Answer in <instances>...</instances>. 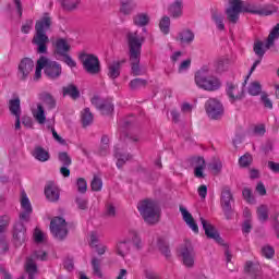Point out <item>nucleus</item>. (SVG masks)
<instances>
[{
	"instance_id": "9b49d317",
	"label": "nucleus",
	"mask_w": 279,
	"mask_h": 279,
	"mask_svg": "<svg viewBox=\"0 0 279 279\" xmlns=\"http://www.w3.org/2000/svg\"><path fill=\"white\" fill-rule=\"evenodd\" d=\"M27 241V228L22 221L15 223L13 229V242L15 247H21Z\"/></svg>"
},
{
	"instance_id": "79ce46f5",
	"label": "nucleus",
	"mask_w": 279,
	"mask_h": 279,
	"mask_svg": "<svg viewBox=\"0 0 279 279\" xmlns=\"http://www.w3.org/2000/svg\"><path fill=\"white\" fill-rule=\"evenodd\" d=\"M94 121V116L90 112L89 108H85L83 113H82V123H83V128H88V125H90Z\"/></svg>"
},
{
	"instance_id": "393cba45",
	"label": "nucleus",
	"mask_w": 279,
	"mask_h": 279,
	"mask_svg": "<svg viewBox=\"0 0 279 279\" xmlns=\"http://www.w3.org/2000/svg\"><path fill=\"white\" fill-rule=\"evenodd\" d=\"M40 100H41V106L46 108L47 110H56V107L58 106V101L53 97V95L45 92L40 94Z\"/></svg>"
},
{
	"instance_id": "4468645a",
	"label": "nucleus",
	"mask_w": 279,
	"mask_h": 279,
	"mask_svg": "<svg viewBox=\"0 0 279 279\" xmlns=\"http://www.w3.org/2000/svg\"><path fill=\"white\" fill-rule=\"evenodd\" d=\"M201 223L203 226V230L205 231L207 239H213L219 245H223V239H221V235H219V232L217 231V229H215V227H213L204 218H201Z\"/></svg>"
},
{
	"instance_id": "f8f14e48",
	"label": "nucleus",
	"mask_w": 279,
	"mask_h": 279,
	"mask_svg": "<svg viewBox=\"0 0 279 279\" xmlns=\"http://www.w3.org/2000/svg\"><path fill=\"white\" fill-rule=\"evenodd\" d=\"M34 71V61L29 58H23L17 66V77L21 82H25L29 77V73Z\"/></svg>"
},
{
	"instance_id": "4c0bfd02",
	"label": "nucleus",
	"mask_w": 279,
	"mask_h": 279,
	"mask_svg": "<svg viewBox=\"0 0 279 279\" xmlns=\"http://www.w3.org/2000/svg\"><path fill=\"white\" fill-rule=\"evenodd\" d=\"M129 236L133 243V247L137 251L141 252L143 250V240H141V236L138 235V232L136 230H130L129 231Z\"/></svg>"
},
{
	"instance_id": "423d86ee",
	"label": "nucleus",
	"mask_w": 279,
	"mask_h": 279,
	"mask_svg": "<svg viewBox=\"0 0 279 279\" xmlns=\"http://www.w3.org/2000/svg\"><path fill=\"white\" fill-rule=\"evenodd\" d=\"M179 256H181L182 263L187 269H193L195 267V247L193 243L189 240L179 247Z\"/></svg>"
},
{
	"instance_id": "f3484780",
	"label": "nucleus",
	"mask_w": 279,
	"mask_h": 279,
	"mask_svg": "<svg viewBox=\"0 0 279 279\" xmlns=\"http://www.w3.org/2000/svg\"><path fill=\"white\" fill-rule=\"evenodd\" d=\"M191 165L194 168L195 178H206V174H204V170L206 169V160H204V157H193Z\"/></svg>"
},
{
	"instance_id": "864d4df0",
	"label": "nucleus",
	"mask_w": 279,
	"mask_h": 279,
	"mask_svg": "<svg viewBox=\"0 0 279 279\" xmlns=\"http://www.w3.org/2000/svg\"><path fill=\"white\" fill-rule=\"evenodd\" d=\"M75 204L78 210H86L88 208V201L85 197H82V196L76 197Z\"/></svg>"
},
{
	"instance_id": "49530a36",
	"label": "nucleus",
	"mask_w": 279,
	"mask_h": 279,
	"mask_svg": "<svg viewBox=\"0 0 279 279\" xmlns=\"http://www.w3.org/2000/svg\"><path fill=\"white\" fill-rule=\"evenodd\" d=\"M157 245H158L161 254H163V256H166V258H169V256H171V251L169 250V245H167L165 240L159 239L157 241Z\"/></svg>"
},
{
	"instance_id": "a18cd8bd",
	"label": "nucleus",
	"mask_w": 279,
	"mask_h": 279,
	"mask_svg": "<svg viewBox=\"0 0 279 279\" xmlns=\"http://www.w3.org/2000/svg\"><path fill=\"white\" fill-rule=\"evenodd\" d=\"M92 267H93V271H94L95 276H97L98 278H101L104 276L101 272V259H99L97 257H93L92 258Z\"/></svg>"
},
{
	"instance_id": "412c9836",
	"label": "nucleus",
	"mask_w": 279,
	"mask_h": 279,
	"mask_svg": "<svg viewBox=\"0 0 279 279\" xmlns=\"http://www.w3.org/2000/svg\"><path fill=\"white\" fill-rule=\"evenodd\" d=\"M51 23H52V20L49 13H44L43 17L36 22L35 31L40 32L43 34H47V32L51 29Z\"/></svg>"
},
{
	"instance_id": "20e7f679",
	"label": "nucleus",
	"mask_w": 279,
	"mask_h": 279,
	"mask_svg": "<svg viewBox=\"0 0 279 279\" xmlns=\"http://www.w3.org/2000/svg\"><path fill=\"white\" fill-rule=\"evenodd\" d=\"M137 209L146 223L154 225L160 220V207H158L157 202L151 199L142 201L137 205Z\"/></svg>"
},
{
	"instance_id": "cd10ccee",
	"label": "nucleus",
	"mask_w": 279,
	"mask_h": 279,
	"mask_svg": "<svg viewBox=\"0 0 279 279\" xmlns=\"http://www.w3.org/2000/svg\"><path fill=\"white\" fill-rule=\"evenodd\" d=\"M25 271L28 275V279H36V274H38V266L36 265V262L32 259V257L26 259Z\"/></svg>"
},
{
	"instance_id": "f03ea898",
	"label": "nucleus",
	"mask_w": 279,
	"mask_h": 279,
	"mask_svg": "<svg viewBox=\"0 0 279 279\" xmlns=\"http://www.w3.org/2000/svg\"><path fill=\"white\" fill-rule=\"evenodd\" d=\"M126 44L129 47V60L131 62V73L134 77L143 75V70H141V51L143 45L145 44V36L138 35V32H128L126 33Z\"/></svg>"
},
{
	"instance_id": "473e14b6",
	"label": "nucleus",
	"mask_w": 279,
	"mask_h": 279,
	"mask_svg": "<svg viewBox=\"0 0 279 279\" xmlns=\"http://www.w3.org/2000/svg\"><path fill=\"white\" fill-rule=\"evenodd\" d=\"M182 0L174 1L169 8V14L172 19H180L182 16Z\"/></svg>"
},
{
	"instance_id": "b1692460",
	"label": "nucleus",
	"mask_w": 279,
	"mask_h": 279,
	"mask_svg": "<svg viewBox=\"0 0 279 279\" xmlns=\"http://www.w3.org/2000/svg\"><path fill=\"white\" fill-rule=\"evenodd\" d=\"M227 95L231 101H239L243 99V89H239V86L234 83H227Z\"/></svg>"
},
{
	"instance_id": "a211bd4d",
	"label": "nucleus",
	"mask_w": 279,
	"mask_h": 279,
	"mask_svg": "<svg viewBox=\"0 0 279 279\" xmlns=\"http://www.w3.org/2000/svg\"><path fill=\"white\" fill-rule=\"evenodd\" d=\"M54 47V56L62 58V56H66L71 51V45L64 38H58L53 43Z\"/></svg>"
},
{
	"instance_id": "0e129e2a",
	"label": "nucleus",
	"mask_w": 279,
	"mask_h": 279,
	"mask_svg": "<svg viewBox=\"0 0 279 279\" xmlns=\"http://www.w3.org/2000/svg\"><path fill=\"white\" fill-rule=\"evenodd\" d=\"M242 232L244 234H250L252 232V219H245L242 225Z\"/></svg>"
},
{
	"instance_id": "774afa93",
	"label": "nucleus",
	"mask_w": 279,
	"mask_h": 279,
	"mask_svg": "<svg viewBox=\"0 0 279 279\" xmlns=\"http://www.w3.org/2000/svg\"><path fill=\"white\" fill-rule=\"evenodd\" d=\"M191 69V59L184 60L180 65H179V73H184V71H189Z\"/></svg>"
},
{
	"instance_id": "603ef678",
	"label": "nucleus",
	"mask_w": 279,
	"mask_h": 279,
	"mask_svg": "<svg viewBox=\"0 0 279 279\" xmlns=\"http://www.w3.org/2000/svg\"><path fill=\"white\" fill-rule=\"evenodd\" d=\"M90 186H92V191L99 192L104 187V181H101L99 177L95 175L94 179L92 180Z\"/></svg>"
},
{
	"instance_id": "9d476101",
	"label": "nucleus",
	"mask_w": 279,
	"mask_h": 279,
	"mask_svg": "<svg viewBox=\"0 0 279 279\" xmlns=\"http://www.w3.org/2000/svg\"><path fill=\"white\" fill-rule=\"evenodd\" d=\"M92 105L95 106L99 112L104 116H109L114 112V104L110 98H101L99 96H94L92 98Z\"/></svg>"
},
{
	"instance_id": "0eeeda50",
	"label": "nucleus",
	"mask_w": 279,
	"mask_h": 279,
	"mask_svg": "<svg viewBox=\"0 0 279 279\" xmlns=\"http://www.w3.org/2000/svg\"><path fill=\"white\" fill-rule=\"evenodd\" d=\"M232 204H234V195H232V190L230 187L225 186L221 190L220 194V206L226 216V219H232L234 215V209H232Z\"/></svg>"
},
{
	"instance_id": "c756f323",
	"label": "nucleus",
	"mask_w": 279,
	"mask_h": 279,
	"mask_svg": "<svg viewBox=\"0 0 279 279\" xmlns=\"http://www.w3.org/2000/svg\"><path fill=\"white\" fill-rule=\"evenodd\" d=\"M116 252L118 256H121L122 258H125L128 254H130V240H122L118 242Z\"/></svg>"
},
{
	"instance_id": "4be33fe9",
	"label": "nucleus",
	"mask_w": 279,
	"mask_h": 279,
	"mask_svg": "<svg viewBox=\"0 0 279 279\" xmlns=\"http://www.w3.org/2000/svg\"><path fill=\"white\" fill-rule=\"evenodd\" d=\"M264 47V44L263 41H256L254 44V52L256 56H258L259 60H256L251 70H250V73L248 75L246 76V80H250V75H252L255 71H256V66H258V64H260V60H263V56H265V49L263 48Z\"/></svg>"
},
{
	"instance_id": "a878e982",
	"label": "nucleus",
	"mask_w": 279,
	"mask_h": 279,
	"mask_svg": "<svg viewBox=\"0 0 279 279\" xmlns=\"http://www.w3.org/2000/svg\"><path fill=\"white\" fill-rule=\"evenodd\" d=\"M136 10V2L134 0H120V13L124 16H130Z\"/></svg>"
},
{
	"instance_id": "de8ad7c7",
	"label": "nucleus",
	"mask_w": 279,
	"mask_h": 279,
	"mask_svg": "<svg viewBox=\"0 0 279 279\" xmlns=\"http://www.w3.org/2000/svg\"><path fill=\"white\" fill-rule=\"evenodd\" d=\"M260 90H263V87L260 86V83L253 82L248 86V94L253 97H256L257 95H260Z\"/></svg>"
},
{
	"instance_id": "2f4dec72",
	"label": "nucleus",
	"mask_w": 279,
	"mask_h": 279,
	"mask_svg": "<svg viewBox=\"0 0 279 279\" xmlns=\"http://www.w3.org/2000/svg\"><path fill=\"white\" fill-rule=\"evenodd\" d=\"M226 16H223V13L219 11H213L211 12V21H214L216 27L220 29V32H223L226 29V24H223Z\"/></svg>"
},
{
	"instance_id": "680f3d73",
	"label": "nucleus",
	"mask_w": 279,
	"mask_h": 279,
	"mask_svg": "<svg viewBox=\"0 0 279 279\" xmlns=\"http://www.w3.org/2000/svg\"><path fill=\"white\" fill-rule=\"evenodd\" d=\"M61 58H63L64 64L70 66V69H75V66H77V62H75V60L69 56V53L63 54Z\"/></svg>"
},
{
	"instance_id": "bb28decb",
	"label": "nucleus",
	"mask_w": 279,
	"mask_h": 279,
	"mask_svg": "<svg viewBox=\"0 0 279 279\" xmlns=\"http://www.w3.org/2000/svg\"><path fill=\"white\" fill-rule=\"evenodd\" d=\"M33 117L39 125L47 123V116L45 114V106L43 104H37V108L33 110Z\"/></svg>"
},
{
	"instance_id": "e433bc0d",
	"label": "nucleus",
	"mask_w": 279,
	"mask_h": 279,
	"mask_svg": "<svg viewBox=\"0 0 279 279\" xmlns=\"http://www.w3.org/2000/svg\"><path fill=\"white\" fill-rule=\"evenodd\" d=\"M63 96L64 97H71L72 99H80V89H77V86L70 84L68 86H64L62 88Z\"/></svg>"
},
{
	"instance_id": "bf43d9fd",
	"label": "nucleus",
	"mask_w": 279,
	"mask_h": 279,
	"mask_svg": "<svg viewBox=\"0 0 279 279\" xmlns=\"http://www.w3.org/2000/svg\"><path fill=\"white\" fill-rule=\"evenodd\" d=\"M8 226H10V217L0 216V233H3L8 230Z\"/></svg>"
},
{
	"instance_id": "3c124183",
	"label": "nucleus",
	"mask_w": 279,
	"mask_h": 279,
	"mask_svg": "<svg viewBox=\"0 0 279 279\" xmlns=\"http://www.w3.org/2000/svg\"><path fill=\"white\" fill-rule=\"evenodd\" d=\"M209 169H211V171H214L215 174L221 173V169H223V163H221V160L219 159H214L209 163Z\"/></svg>"
},
{
	"instance_id": "6e6552de",
	"label": "nucleus",
	"mask_w": 279,
	"mask_h": 279,
	"mask_svg": "<svg viewBox=\"0 0 279 279\" xmlns=\"http://www.w3.org/2000/svg\"><path fill=\"white\" fill-rule=\"evenodd\" d=\"M205 111L209 119L219 121L223 117V105L216 98H209L205 102Z\"/></svg>"
},
{
	"instance_id": "69168bd1",
	"label": "nucleus",
	"mask_w": 279,
	"mask_h": 279,
	"mask_svg": "<svg viewBox=\"0 0 279 279\" xmlns=\"http://www.w3.org/2000/svg\"><path fill=\"white\" fill-rule=\"evenodd\" d=\"M32 27H34V20H26L22 26V33L29 34V32H32Z\"/></svg>"
},
{
	"instance_id": "13d9d810",
	"label": "nucleus",
	"mask_w": 279,
	"mask_h": 279,
	"mask_svg": "<svg viewBox=\"0 0 279 279\" xmlns=\"http://www.w3.org/2000/svg\"><path fill=\"white\" fill-rule=\"evenodd\" d=\"M76 186H77L78 193H86V191L88 189V184L86 183V179H84V178L77 179Z\"/></svg>"
},
{
	"instance_id": "7c9ffc66",
	"label": "nucleus",
	"mask_w": 279,
	"mask_h": 279,
	"mask_svg": "<svg viewBox=\"0 0 279 279\" xmlns=\"http://www.w3.org/2000/svg\"><path fill=\"white\" fill-rule=\"evenodd\" d=\"M114 156L118 160L117 161L118 169H121V167H123V165H125V162H128V160L132 158V155L130 154H122L121 148H118V146H116Z\"/></svg>"
},
{
	"instance_id": "5fc2aeb1",
	"label": "nucleus",
	"mask_w": 279,
	"mask_h": 279,
	"mask_svg": "<svg viewBox=\"0 0 279 279\" xmlns=\"http://www.w3.org/2000/svg\"><path fill=\"white\" fill-rule=\"evenodd\" d=\"M252 160H253L252 155L245 154L242 157H240L239 165L240 167H243V168L250 167V165H252Z\"/></svg>"
},
{
	"instance_id": "c9c22d12",
	"label": "nucleus",
	"mask_w": 279,
	"mask_h": 279,
	"mask_svg": "<svg viewBox=\"0 0 279 279\" xmlns=\"http://www.w3.org/2000/svg\"><path fill=\"white\" fill-rule=\"evenodd\" d=\"M214 66L217 73H223L230 66V59L220 57L215 61Z\"/></svg>"
},
{
	"instance_id": "37998d69",
	"label": "nucleus",
	"mask_w": 279,
	"mask_h": 279,
	"mask_svg": "<svg viewBox=\"0 0 279 279\" xmlns=\"http://www.w3.org/2000/svg\"><path fill=\"white\" fill-rule=\"evenodd\" d=\"M257 219H259V221H267V219H269V207L267 205L257 207Z\"/></svg>"
},
{
	"instance_id": "39448f33",
	"label": "nucleus",
	"mask_w": 279,
	"mask_h": 279,
	"mask_svg": "<svg viewBox=\"0 0 279 279\" xmlns=\"http://www.w3.org/2000/svg\"><path fill=\"white\" fill-rule=\"evenodd\" d=\"M78 60H81L83 69L89 75H97L101 72V63L99 62V58H97V56L82 52L78 56Z\"/></svg>"
},
{
	"instance_id": "e2e57ef3",
	"label": "nucleus",
	"mask_w": 279,
	"mask_h": 279,
	"mask_svg": "<svg viewBox=\"0 0 279 279\" xmlns=\"http://www.w3.org/2000/svg\"><path fill=\"white\" fill-rule=\"evenodd\" d=\"M35 243H43L45 241V233L38 228L34 231Z\"/></svg>"
},
{
	"instance_id": "7ed1b4c3",
	"label": "nucleus",
	"mask_w": 279,
	"mask_h": 279,
	"mask_svg": "<svg viewBox=\"0 0 279 279\" xmlns=\"http://www.w3.org/2000/svg\"><path fill=\"white\" fill-rule=\"evenodd\" d=\"M195 84L198 88L208 90L209 93H214L221 88V81L218 77L213 76V71L208 65H204L195 73Z\"/></svg>"
},
{
	"instance_id": "ea45409f",
	"label": "nucleus",
	"mask_w": 279,
	"mask_h": 279,
	"mask_svg": "<svg viewBox=\"0 0 279 279\" xmlns=\"http://www.w3.org/2000/svg\"><path fill=\"white\" fill-rule=\"evenodd\" d=\"M9 110L13 117H21V99L14 98L9 100Z\"/></svg>"
},
{
	"instance_id": "aec40b11",
	"label": "nucleus",
	"mask_w": 279,
	"mask_h": 279,
	"mask_svg": "<svg viewBox=\"0 0 279 279\" xmlns=\"http://www.w3.org/2000/svg\"><path fill=\"white\" fill-rule=\"evenodd\" d=\"M180 213L186 226H189V228H191V230L197 234L199 232V227H197V222H195L193 215H191V213H189L184 206H180Z\"/></svg>"
},
{
	"instance_id": "052dcab7",
	"label": "nucleus",
	"mask_w": 279,
	"mask_h": 279,
	"mask_svg": "<svg viewBox=\"0 0 279 279\" xmlns=\"http://www.w3.org/2000/svg\"><path fill=\"white\" fill-rule=\"evenodd\" d=\"M262 254L265 256V258H274L276 251H274V247L266 245L262 248Z\"/></svg>"
},
{
	"instance_id": "5701e85b",
	"label": "nucleus",
	"mask_w": 279,
	"mask_h": 279,
	"mask_svg": "<svg viewBox=\"0 0 279 279\" xmlns=\"http://www.w3.org/2000/svg\"><path fill=\"white\" fill-rule=\"evenodd\" d=\"M45 195L48 202H58L60 199V190L54 183H48L45 186Z\"/></svg>"
},
{
	"instance_id": "2eb2a0df",
	"label": "nucleus",
	"mask_w": 279,
	"mask_h": 279,
	"mask_svg": "<svg viewBox=\"0 0 279 279\" xmlns=\"http://www.w3.org/2000/svg\"><path fill=\"white\" fill-rule=\"evenodd\" d=\"M47 43H49L47 33L36 32L33 38V45L37 46L38 53H47Z\"/></svg>"
},
{
	"instance_id": "09e8293b",
	"label": "nucleus",
	"mask_w": 279,
	"mask_h": 279,
	"mask_svg": "<svg viewBox=\"0 0 279 279\" xmlns=\"http://www.w3.org/2000/svg\"><path fill=\"white\" fill-rule=\"evenodd\" d=\"M58 158L61 165H63V167H71L73 162L66 151L59 153Z\"/></svg>"
},
{
	"instance_id": "8fccbe9b",
	"label": "nucleus",
	"mask_w": 279,
	"mask_h": 279,
	"mask_svg": "<svg viewBox=\"0 0 279 279\" xmlns=\"http://www.w3.org/2000/svg\"><path fill=\"white\" fill-rule=\"evenodd\" d=\"M171 26V20L169 16H163L159 23V27L162 34H169V27Z\"/></svg>"
},
{
	"instance_id": "6ab92c4d",
	"label": "nucleus",
	"mask_w": 279,
	"mask_h": 279,
	"mask_svg": "<svg viewBox=\"0 0 279 279\" xmlns=\"http://www.w3.org/2000/svg\"><path fill=\"white\" fill-rule=\"evenodd\" d=\"M125 64V60L112 61L107 65V75L110 80H117L121 75V65Z\"/></svg>"
},
{
	"instance_id": "4d7b16f0",
	"label": "nucleus",
	"mask_w": 279,
	"mask_h": 279,
	"mask_svg": "<svg viewBox=\"0 0 279 279\" xmlns=\"http://www.w3.org/2000/svg\"><path fill=\"white\" fill-rule=\"evenodd\" d=\"M80 3V0H63L62 5L64 10H75L77 8V4Z\"/></svg>"
},
{
	"instance_id": "a19ab883",
	"label": "nucleus",
	"mask_w": 279,
	"mask_h": 279,
	"mask_svg": "<svg viewBox=\"0 0 279 279\" xmlns=\"http://www.w3.org/2000/svg\"><path fill=\"white\" fill-rule=\"evenodd\" d=\"M45 64H47V57H40L37 60V65L35 70V80H40V77L43 76V69L45 73Z\"/></svg>"
},
{
	"instance_id": "72a5a7b5",
	"label": "nucleus",
	"mask_w": 279,
	"mask_h": 279,
	"mask_svg": "<svg viewBox=\"0 0 279 279\" xmlns=\"http://www.w3.org/2000/svg\"><path fill=\"white\" fill-rule=\"evenodd\" d=\"M133 23L136 27H145L149 25V15L147 13H137L133 16Z\"/></svg>"
},
{
	"instance_id": "c03bdc74",
	"label": "nucleus",
	"mask_w": 279,
	"mask_h": 279,
	"mask_svg": "<svg viewBox=\"0 0 279 279\" xmlns=\"http://www.w3.org/2000/svg\"><path fill=\"white\" fill-rule=\"evenodd\" d=\"M131 90H138V88H145L147 86V80L145 78H134L129 84Z\"/></svg>"
},
{
	"instance_id": "1a4fd4ad",
	"label": "nucleus",
	"mask_w": 279,
	"mask_h": 279,
	"mask_svg": "<svg viewBox=\"0 0 279 279\" xmlns=\"http://www.w3.org/2000/svg\"><path fill=\"white\" fill-rule=\"evenodd\" d=\"M50 232L54 239H58L59 241L66 239V235L69 234V230H66V220L62 217H54L50 221Z\"/></svg>"
},
{
	"instance_id": "f257e3e1",
	"label": "nucleus",
	"mask_w": 279,
	"mask_h": 279,
	"mask_svg": "<svg viewBox=\"0 0 279 279\" xmlns=\"http://www.w3.org/2000/svg\"><path fill=\"white\" fill-rule=\"evenodd\" d=\"M241 12H248L250 14H257L258 16H271L277 12L276 7L266 4V5H256L241 0H230L229 8L226 9L227 21L236 25L239 23V16Z\"/></svg>"
},
{
	"instance_id": "58836bf2",
	"label": "nucleus",
	"mask_w": 279,
	"mask_h": 279,
	"mask_svg": "<svg viewBox=\"0 0 279 279\" xmlns=\"http://www.w3.org/2000/svg\"><path fill=\"white\" fill-rule=\"evenodd\" d=\"M277 38H279V23L276 24V26L269 33L267 41L265 44L266 49H271V47H274V43H275V40H277Z\"/></svg>"
},
{
	"instance_id": "f704fd0d",
	"label": "nucleus",
	"mask_w": 279,
	"mask_h": 279,
	"mask_svg": "<svg viewBox=\"0 0 279 279\" xmlns=\"http://www.w3.org/2000/svg\"><path fill=\"white\" fill-rule=\"evenodd\" d=\"M178 38L182 45H191L195 40V34L191 29H185L179 33Z\"/></svg>"
},
{
	"instance_id": "dca6fc26",
	"label": "nucleus",
	"mask_w": 279,
	"mask_h": 279,
	"mask_svg": "<svg viewBox=\"0 0 279 279\" xmlns=\"http://www.w3.org/2000/svg\"><path fill=\"white\" fill-rule=\"evenodd\" d=\"M21 207L24 210L20 214L21 221H26V222L29 221V218L32 217L33 208H32V203L29 202V198L27 197L26 193L22 194Z\"/></svg>"
},
{
	"instance_id": "338daca9",
	"label": "nucleus",
	"mask_w": 279,
	"mask_h": 279,
	"mask_svg": "<svg viewBox=\"0 0 279 279\" xmlns=\"http://www.w3.org/2000/svg\"><path fill=\"white\" fill-rule=\"evenodd\" d=\"M242 195L244 197V199L246 202H248V204H252V202H254V196H252V190L245 187L243 191H242Z\"/></svg>"
},
{
	"instance_id": "ddd939ff",
	"label": "nucleus",
	"mask_w": 279,
	"mask_h": 279,
	"mask_svg": "<svg viewBox=\"0 0 279 279\" xmlns=\"http://www.w3.org/2000/svg\"><path fill=\"white\" fill-rule=\"evenodd\" d=\"M45 75L48 80H59L62 75V65L58 61L47 59L45 64Z\"/></svg>"
},
{
	"instance_id": "6e6d98bb",
	"label": "nucleus",
	"mask_w": 279,
	"mask_h": 279,
	"mask_svg": "<svg viewBox=\"0 0 279 279\" xmlns=\"http://www.w3.org/2000/svg\"><path fill=\"white\" fill-rule=\"evenodd\" d=\"M260 101L264 107L268 108V110L274 108V102L271 101V98H269V95L263 93L260 96Z\"/></svg>"
},
{
	"instance_id": "c85d7f7f",
	"label": "nucleus",
	"mask_w": 279,
	"mask_h": 279,
	"mask_svg": "<svg viewBox=\"0 0 279 279\" xmlns=\"http://www.w3.org/2000/svg\"><path fill=\"white\" fill-rule=\"evenodd\" d=\"M33 156L36 160L39 162H47L49 160V151H47L45 148L41 146H36L33 150Z\"/></svg>"
}]
</instances>
